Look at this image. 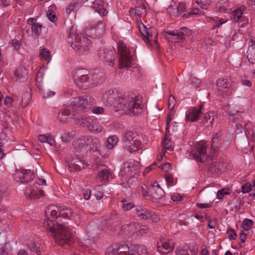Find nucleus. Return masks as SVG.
Wrapping results in <instances>:
<instances>
[{"mask_svg":"<svg viewBox=\"0 0 255 255\" xmlns=\"http://www.w3.org/2000/svg\"><path fill=\"white\" fill-rule=\"evenodd\" d=\"M74 146H77L82 151L88 149L92 151H99L100 147V142L99 139L91 136H83L77 140L73 142Z\"/></svg>","mask_w":255,"mask_h":255,"instance_id":"39448f33","label":"nucleus"},{"mask_svg":"<svg viewBox=\"0 0 255 255\" xmlns=\"http://www.w3.org/2000/svg\"><path fill=\"white\" fill-rule=\"evenodd\" d=\"M78 3L76 2H71L67 7V10L70 12L73 10L78 7Z\"/></svg>","mask_w":255,"mask_h":255,"instance_id":"680f3d73","label":"nucleus"},{"mask_svg":"<svg viewBox=\"0 0 255 255\" xmlns=\"http://www.w3.org/2000/svg\"><path fill=\"white\" fill-rule=\"evenodd\" d=\"M211 18L215 22V25L214 26L213 28L219 27L221 24L227 21V20L223 21L222 19H219L217 17Z\"/></svg>","mask_w":255,"mask_h":255,"instance_id":"5fc2aeb1","label":"nucleus"},{"mask_svg":"<svg viewBox=\"0 0 255 255\" xmlns=\"http://www.w3.org/2000/svg\"><path fill=\"white\" fill-rule=\"evenodd\" d=\"M139 172L138 163L136 164L133 162L125 163L121 170L122 176H125L127 177H134Z\"/></svg>","mask_w":255,"mask_h":255,"instance_id":"ddd939ff","label":"nucleus"},{"mask_svg":"<svg viewBox=\"0 0 255 255\" xmlns=\"http://www.w3.org/2000/svg\"><path fill=\"white\" fill-rule=\"evenodd\" d=\"M219 141V135L218 133H216L214 134L213 137L212 139L211 147L214 149L218 147Z\"/></svg>","mask_w":255,"mask_h":255,"instance_id":"37998d69","label":"nucleus"},{"mask_svg":"<svg viewBox=\"0 0 255 255\" xmlns=\"http://www.w3.org/2000/svg\"><path fill=\"white\" fill-rule=\"evenodd\" d=\"M138 27L140 33L145 38L144 41L146 43L152 40L153 32L155 31L154 27H147L142 22L138 24Z\"/></svg>","mask_w":255,"mask_h":255,"instance_id":"6ab92c4d","label":"nucleus"},{"mask_svg":"<svg viewBox=\"0 0 255 255\" xmlns=\"http://www.w3.org/2000/svg\"><path fill=\"white\" fill-rule=\"evenodd\" d=\"M68 41L72 48L80 52L87 51L92 46L91 41L86 37L77 34L76 27L74 25L69 30Z\"/></svg>","mask_w":255,"mask_h":255,"instance_id":"20e7f679","label":"nucleus"},{"mask_svg":"<svg viewBox=\"0 0 255 255\" xmlns=\"http://www.w3.org/2000/svg\"><path fill=\"white\" fill-rule=\"evenodd\" d=\"M217 95L224 98L227 95V89L231 86V80L228 77H224L217 81Z\"/></svg>","mask_w":255,"mask_h":255,"instance_id":"dca6fc26","label":"nucleus"},{"mask_svg":"<svg viewBox=\"0 0 255 255\" xmlns=\"http://www.w3.org/2000/svg\"><path fill=\"white\" fill-rule=\"evenodd\" d=\"M106 255H146L145 247L141 245H112L106 251Z\"/></svg>","mask_w":255,"mask_h":255,"instance_id":"7ed1b4c3","label":"nucleus"},{"mask_svg":"<svg viewBox=\"0 0 255 255\" xmlns=\"http://www.w3.org/2000/svg\"><path fill=\"white\" fill-rule=\"evenodd\" d=\"M13 102V99L11 97L7 96L4 100V105L6 107H9L12 105Z\"/></svg>","mask_w":255,"mask_h":255,"instance_id":"13d9d810","label":"nucleus"},{"mask_svg":"<svg viewBox=\"0 0 255 255\" xmlns=\"http://www.w3.org/2000/svg\"><path fill=\"white\" fill-rule=\"evenodd\" d=\"M207 144L203 141L197 143L191 150L190 154L199 162H209L212 159L210 156H207Z\"/></svg>","mask_w":255,"mask_h":255,"instance_id":"9d476101","label":"nucleus"},{"mask_svg":"<svg viewBox=\"0 0 255 255\" xmlns=\"http://www.w3.org/2000/svg\"><path fill=\"white\" fill-rule=\"evenodd\" d=\"M149 195L153 202H157L164 195V190L157 182L152 184L149 188Z\"/></svg>","mask_w":255,"mask_h":255,"instance_id":"f3484780","label":"nucleus"},{"mask_svg":"<svg viewBox=\"0 0 255 255\" xmlns=\"http://www.w3.org/2000/svg\"><path fill=\"white\" fill-rule=\"evenodd\" d=\"M92 112L95 114H102L104 112V109L100 107H94L92 109Z\"/></svg>","mask_w":255,"mask_h":255,"instance_id":"6e6d98bb","label":"nucleus"},{"mask_svg":"<svg viewBox=\"0 0 255 255\" xmlns=\"http://www.w3.org/2000/svg\"><path fill=\"white\" fill-rule=\"evenodd\" d=\"M73 115L71 114L69 109H62L61 112L59 114L58 117L62 122H65L69 118L72 117Z\"/></svg>","mask_w":255,"mask_h":255,"instance_id":"72a5a7b5","label":"nucleus"},{"mask_svg":"<svg viewBox=\"0 0 255 255\" xmlns=\"http://www.w3.org/2000/svg\"><path fill=\"white\" fill-rule=\"evenodd\" d=\"M87 165L83 163L81 160H78L77 163H71L69 166V170H71L72 171H79L82 169H84L87 167Z\"/></svg>","mask_w":255,"mask_h":255,"instance_id":"473e14b6","label":"nucleus"},{"mask_svg":"<svg viewBox=\"0 0 255 255\" xmlns=\"http://www.w3.org/2000/svg\"><path fill=\"white\" fill-rule=\"evenodd\" d=\"M39 56L41 58L48 62H49L51 60L50 52L49 50L46 48L42 49L40 50Z\"/></svg>","mask_w":255,"mask_h":255,"instance_id":"ea45409f","label":"nucleus"},{"mask_svg":"<svg viewBox=\"0 0 255 255\" xmlns=\"http://www.w3.org/2000/svg\"><path fill=\"white\" fill-rule=\"evenodd\" d=\"M252 186L250 184L244 185L242 187V191L244 193H249L252 190Z\"/></svg>","mask_w":255,"mask_h":255,"instance_id":"bf43d9fd","label":"nucleus"},{"mask_svg":"<svg viewBox=\"0 0 255 255\" xmlns=\"http://www.w3.org/2000/svg\"><path fill=\"white\" fill-rule=\"evenodd\" d=\"M136 215L141 219L151 220L153 222H157L159 220L158 216L144 206H138L135 208Z\"/></svg>","mask_w":255,"mask_h":255,"instance_id":"f8f14e48","label":"nucleus"},{"mask_svg":"<svg viewBox=\"0 0 255 255\" xmlns=\"http://www.w3.org/2000/svg\"><path fill=\"white\" fill-rule=\"evenodd\" d=\"M178 32L180 35L182 36V41L184 40L185 36H189L191 33L190 29L185 27L181 28Z\"/></svg>","mask_w":255,"mask_h":255,"instance_id":"a18cd8bd","label":"nucleus"},{"mask_svg":"<svg viewBox=\"0 0 255 255\" xmlns=\"http://www.w3.org/2000/svg\"><path fill=\"white\" fill-rule=\"evenodd\" d=\"M204 109V103L201 104L199 108L191 107L186 112V123L197 122Z\"/></svg>","mask_w":255,"mask_h":255,"instance_id":"4468645a","label":"nucleus"},{"mask_svg":"<svg viewBox=\"0 0 255 255\" xmlns=\"http://www.w3.org/2000/svg\"><path fill=\"white\" fill-rule=\"evenodd\" d=\"M163 147L165 149L172 151L173 150V146L172 142L170 138H168V134L165 135L164 140L163 142Z\"/></svg>","mask_w":255,"mask_h":255,"instance_id":"4c0bfd02","label":"nucleus"},{"mask_svg":"<svg viewBox=\"0 0 255 255\" xmlns=\"http://www.w3.org/2000/svg\"><path fill=\"white\" fill-rule=\"evenodd\" d=\"M227 233L229 234L228 238L230 240H235L237 237L236 231L233 229H228Z\"/></svg>","mask_w":255,"mask_h":255,"instance_id":"603ef678","label":"nucleus"},{"mask_svg":"<svg viewBox=\"0 0 255 255\" xmlns=\"http://www.w3.org/2000/svg\"><path fill=\"white\" fill-rule=\"evenodd\" d=\"M46 184V180L43 179H39L36 183L32 186L28 187L26 190L25 195L31 199H37L43 196L44 191L38 188V186Z\"/></svg>","mask_w":255,"mask_h":255,"instance_id":"9b49d317","label":"nucleus"},{"mask_svg":"<svg viewBox=\"0 0 255 255\" xmlns=\"http://www.w3.org/2000/svg\"><path fill=\"white\" fill-rule=\"evenodd\" d=\"M95 103V99L93 97L85 96L74 98L71 105L74 109L86 112L91 109Z\"/></svg>","mask_w":255,"mask_h":255,"instance_id":"6e6552de","label":"nucleus"},{"mask_svg":"<svg viewBox=\"0 0 255 255\" xmlns=\"http://www.w3.org/2000/svg\"><path fill=\"white\" fill-rule=\"evenodd\" d=\"M93 9L100 15L106 16L108 13L104 2L102 0H95L93 3Z\"/></svg>","mask_w":255,"mask_h":255,"instance_id":"4be33fe9","label":"nucleus"},{"mask_svg":"<svg viewBox=\"0 0 255 255\" xmlns=\"http://www.w3.org/2000/svg\"><path fill=\"white\" fill-rule=\"evenodd\" d=\"M205 219L208 222V227L209 229H214L217 226V220L215 218H211L210 216H206Z\"/></svg>","mask_w":255,"mask_h":255,"instance_id":"a19ab883","label":"nucleus"},{"mask_svg":"<svg viewBox=\"0 0 255 255\" xmlns=\"http://www.w3.org/2000/svg\"><path fill=\"white\" fill-rule=\"evenodd\" d=\"M138 224L135 223H131L127 224L124 227V231L125 234L129 236H133L137 231Z\"/></svg>","mask_w":255,"mask_h":255,"instance_id":"7c9ffc66","label":"nucleus"},{"mask_svg":"<svg viewBox=\"0 0 255 255\" xmlns=\"http://www.w3.org/2000/svg\"><path fill=\"white\" fill-rule=\"evenodd\" d=\"M118 137L115 135L109 136L106 141V147L108 149H112L118 143Z\"/></svg>","mask_w":255,"mask_h":255,"instance_id":"c9c22d12","label":"nucleus"},{"mask_svg":"<svg viewBox=\"0 0 255 255\" xmlns=\"http://www.w3.org/2000/svg\"><path fill=\"white\" fill-rule=\"evenodd\" d=\"M196 3L200 6V7L203 9H207L210 5V3L207 1H196Z\"/></svg>","mask_w":255,"mask_h":255,"instance_id":"864d4df0","label":"nucleus"},{"mask_svg":"<svg viewBox=\"0 0 255 255\" xmlns=\"http://www.w3.org/2000/svg\"><path fill=\"white\" fill-rule=\"evenodd\" d=\"M182 198L181 195L178 193L173 194L171 196V199L173 201H180Z\"/></svg>","mask_w":255,"mask_h":255,"instance_id":"69168bd1","label":"nucleus"},{"mask_svg":"<svg viewBox=\"0 0 255 255\" xmlns=\"http://www.w3.org/2000/svg\"><path fill=\"white\" fill-rule=\"evenodd\" d=\"M189 82L190 84L193 85L195 88H198L201 84L200 80L195 77H191L190 79Z\"/></svg>","mask_w":255,"mask_h":255,"instance_id":"49530a36","label":"nucleus"},{"mask_svg":"<svg viewBox=\"0 0 255 255\" xmlns=\"http://www.w3.org/2000/svg\"><path fill=\"white\" fill-rule=\"evenodd\" d=\"M251 45L247 50V58L250 63H255V39L251 38L250 40Z\"/></svg>","mask_w":255,"mask_h":255,"instance_id":"a878e982","label":"nucleus"},{"mask_svg":"<svg viewBox=\"0 0 255 255\" xmlns=\"http://www.w3.org/2000/svg\"><path fill=\"white\" fill-rule=\"evenodd\" d=\"M18 178L22 183H28L34 178V171L31 170H22L18 173Z\"/></svg>","mask_w":255,"mask_h":255,"instance_id":"5701e85b","label":"nucleus"},{"mask_svg":"<svg viewBox=\"0 0 255 255\" xmlns=\"http://www.w3.org/2000/svg\"><path fill=\"white\" fill-rule=\"evenodd\" d=\"M175 100L174 97L173 96H170L169 98L168 106V108H171L172 109L174 108V101Z\"/></svg>","mask_w":255,"mask_h":255,"instance_id":"e2e57ef3","label":"nucleus"},{"mask_svg":"<svg viewBox=\"0 0 255 255\" xmlns=\"http://www.w3.org/2000/svg\"><path fill=\"white\" fill-rule=\"evenodd\" d=\"M202 12L198 8H193L191 11L188 13H184L183 15L184 17H187L188 15L193 14H201Z\"/></svg>","mask_w":255,"mask_h":255,"instance_id":"8fccbe9b","label":"nucleus"},{"mask_svg":"<svg viewBox=\"0 0 255 255\" xmlns=\"http://www.w3.org/2000/svg\"><path fill=\"white\" fill-rule=\"evenodd\" d=\"M47 15L48 19L52 22H54L57 19L55 14L52 12L47 13Z\"/></svg>","mask_w":255,"mask_h":255,"instance_id":"0e129e2a","label":"nucleus"},{"mask_svg":"<svg viewBox=\"0 0 255 255\" xmlns=\"http://www.w3.org/2000/svg\"><path fill=\"white\" fill-rule=\"evenodd\" d=\"M174 245L172 240L162 238L157 244V250L161 254H167L173 250Z\"/></svg>","mask_w":255,"mask_h":255,"instance_id":"a211bd4d","label":"nucleus"},{"mask_svg":"<svg viewBox=\"0 0 255 255\" xmlns=\"http://www.w3.org/2000/svg\"><path fill=\"white\" fill-rule=\"evenodd\" d=\"M165 178L168 185L171 186L173 184L174 179L172 175L169 173L166 174Z\"/></svg>","mask_w":255,"mask_h":255,"instance_id":"4d7b16f0","label":"nucleus"},{"mask_svg":"<svg viewBox=\"0 0 255 255\" xmlns=\"http://www.w3.org/2000/svg\"><path fill=\"white\" fill-rule=\"evenodd\" d=\"M98 55L99 59L105 64L114 67L115 62L116 50L113 47H102L99 49Z\"/></svg>","mask_w":255,"mask_h":255,"instance_id":"1a4fd4ad","label":"nucleus"},{"mask_svg":"<svg viewBox=\"0 0 255 255\" xmlns=\"http://www.w3.org/2000/svg\"><path fill=\"white\" fill-rule=\"evenodd\" d=\"M230 194V192H229L228 189H222L218 191L217 193V197L218 199H222L224 195H228Z\"/></svg>","mask_w":255,"mask_h":255,"instance_id":"09e8293b","label":"nucleus"},{"mask_svg":"<svg viewBox=\"0 0 255 255\" xmlns=\"http://www.w3.org/2000/svg\"><path fill=\"white\" fill-rule=\"evenodd\" d=\"M100 27H101V29L102 30H103V31L105 30V23L102 22V21H99L97 24H96V28L97 29H100Z\"/></svg>","mask_w":255,"mask_h":255,"instance_id":"774afa93","label":"nucleus"},{"mask_svg":"<svg viewBox=\"0 0 255 255\" xmlns=\"http://www.w3.org/2000/svg\"><path fill=\"white\" fill-rule=\"evenodd\" d=\"M254 221L249 219H246L243 223V228L245 230H249L252 228Z\"/></svg>","mask_w":255,"mask_h":255,"instance_id":"c03bdc74","label":"nucleus"},{"mask_svg":"<svg viewBox=\"0 0 255 255\" xmlns=\"http://www.w3.org/2000/svg\"><path fill=\"white\" fill-rule=\"evenodd\" d=\"M14 74L17 78V80H19V82H24L27 80L28 72L25 67L20 66L14 71Z\"/></svg>","mask_w":255,"mask_h":255,"instance_id":"bb28decb","label":"nucleus"},{"mask_svg":"<svg viewBox=\"0 0 255 255\" xmlns=\"http://www.w3.org/2000/svg\"><path fill=\"white\" fill-rule=\"evenodd\" d=\"M121 202L123 203L122 209L124 211H128L134 207V204L132 202L128 203L125 200H122Z\"/></svg>","mask_w":255,"mask_h":255,"instance_id":"79ce46f5","label":"nucleus"},{"mask_svg":"<svg viewBox=\"0 0 255 255\" xmlns=\"http://www.w3.org/2000/svg\"><path fill=\"white\" fill-rule=\"evenodd\" d=\"M226 165L221 162H213L210 165L208 169L211 173L217 174L224 169Z\"/></svg>","mask_w":255,"mask_h":255,"instance_id":"c85d7f7f","label":"nucleus"},{"mask_svg":"<svg viewBox=\"0 0 255 255\" xmlns=\"http://www.w3.org/2000/svg\"><path fill=\"white\" fill-rule=\"evenodd\" d=\"M124 143L125 145L128 144V146H130L131 141L134 140L135 137L136 138H141V136L137 134L135 132L131 131H126L124 134Z\"/></svg>","mask_w":255,"mask_h":255,"instance_id":"c756f323","label":"nucleus"},{"mask_svg":"<svg viewBox=\"0 0 255 255\" xmlns=\"http://www.w3.org/2000/svg\"><path fill=\"white\" fill-rule=\"evenodd\" d=\"M47 219L43 222V228L53 235L55 242L59 246L71 245L74 242L70 229L65 223H60L61 217L71 219L73 212L67 207L51 205L45 211Z\"/></svg>","mask_w":255,"mask_h":255,"instance_id":"f257e3e1","label":"nucleus"},{"mask_svg":"<svg viewBox=\"0 0 255 255\" xmlns=\"http://www.w3.org/2000/svg\"><path fill=\"white\" fill-rule=\"evenodd\" d=\"M118 53L119 55V68L124 67H130L132 57L130 54L128 47L122 41H119L118 43Z\"/></svg>","mask_w":255,"mask_h":255,"instance_id":"0eeeda50","label":"nucleus"},{"mask_svg":"<svg viewBox=\"0 0 255 255\" xmlns=\"http://www.w3.org/2000/svg\"><path fill=\"white\" fill-rule=\"evenodd\" d=\"M31 95L29 93H25L22 96L21 106L25 108L30 103Z\"/></svg>","mask_w":255,"mask_h":255,"instance_id":"58836bf2","label":"nucleus"},{"mask_svg":"<svg viewBox=\"0 0 255 255\" xmlns=\"http://www.w3.org/2000/svg\"><path fill=\"white\" fill-rule=\"evenodd\" d=\"M98 177L100 180L105 183L113 178L112 174L107 169H103L99 172Z\"/></svg>","mask_w":255,"mask_h":255,"instance_id":"2f4dec72","label":"nucleus"},{"mask_svg":"<svg viewBox=\"0 0 255 255\" xmlns=\"http://www.w3.org/2000/svg\"><path fill=\"white\" fill-rule=\"evenodd\" d=\"M36 19L29 18L27 19V23L31 26L32 34L33 36L37 37L41 32L42 25L39 23L36 22Z\"/></svg>","mask_w":255,"mask_h":255,"instance_id":"412c9836","label":"nucleus"},{"mask_svg":"<svg viewBox=\"0 0 255 255\" xmlns=\"http://www.w3.org/2000/svg\"><path fill=\"white\" fill-rule=\"evenodd\" d=\"M215 120V115L213 112H207L202 120L203 124L209 129L213 127V122Z\"/></svg>","mask_w":255,"mask_h":255,"instance_id":"cd10ccee","label":"nucleus"},{"mask_svg":"<svg viewBox=\"0 0 255 255\" xmlns=\"http://www.w3.org/2000/svg\"><path fill=\"white\" fill-rule=\"evenodd\" d=\"M137 190L139 193H141L143 196H145L148 195L147 191V187L145 185H142L137 187Z\"/></svg>","mask_w":255,"mask_h":255,"instance_id":"3c124183","label":"nucleus"},{"mask_svg":"<svg viewBox=\"0 0 255 255\" xmlns=\"http://www.w3.org/2000/svg\"><path fill=\"white\" fill-rule=\"evenodd\" d=\"M232 14L234 20L238 21L242 16L243 12L241 9H237L233 11Z\"/></svg>","mask_w":255,"mask_h":255,"instance_id":"de8ad7c7","label":"nucleus"},{"mask_svg":"<svg viewBox=\"0 0 255 255\" xmlns=\"http://www.w3.org/2000/svg\"><path fill=\"white\" fill-rule=\"evenodd\" d=\"M47 134H40L38 136V139L41 142H46L47 140Z\"/></svg>","mask_w":255,"mask_h":255,"instance_id":"338daca9","label":"nucleus"},{"mask_svg":"<svg viewBox=\"0 0 255 255\" xmlns=\"http://www.w3.org/2000/svg\"><path fill=\"white\" fill-rule=\"evenodd\" d=\"M82 124L93 133H98L102 131V127L97 119L86 117L83 119Z\"/></svg>","mask_w":255,"mask_h":255,"instance_id":"2eb2a0df","label":"nucleus"},{"mask_svg":"<svg viewBox=\"0 0 255 255\" xmlns=\"http://www.w3.org/2000/svg\"><path fill=\"white\" fill-rule=\"evenodd\" d=\"M149 229L146 226H141L137 227V231H139L140 234H145L148 232Z\"/></svg>","mask_w":255,"mask_h":255,"instance_id":"052dcab7","label":"nucleus"},{"mask_svg":"<svg viewBox=\"0 0 255 255\" xmlns=\"http://www.w3.org/2000/svg\"><path fill=\"white\" fill-rule=\"evenodd\" d=\"M76 135V133L74 131L68 132H65L61 135L62 141L68 142L71 141Z\"/></svg>","mask_w":255,"mask_h":255,"instance_id":"e433bc0d","label":"nucleus"},{"mask_svg":"<svg viewBox=\"0 0 255 255\" xmlns=\"http://www.w3.org/2000/svg\"><path fill=\"white\" fill-rule=\"evenodd\" d=\"M141 138H135L134 140L131 141L130 146H128V144L125 145V148L130 153H135L141 147Z\"/></svg>","mask_w":255,"mask_h":255,"instance_id":"393cba45","label":"nucleus"},{"mask_svg":"<svg viewBox=\"0 0 255 255\" xmlns=\"http://www.w3.org/2000/svg\"><path fill=\"white\" fill-rule=\"evenodd\" d=\"M198 248L196 245H191L182 249L176 250L177 255H196Z\"/></svg>","mask_w":255,"mask_h":255,"instance_id":"b1692460","label":"nucleus"},{"mask_svg":"<svg viewBox=\"0 0 255 255\" xmlns=\"http://www.w3.org/2000/svg\"><path fill=\"white\" fill-rule=\"evenodd\" d=\"M74 80L77 86L80 88L87 89L97 84L92 74L84 70H79L74 75Z\"/></svg>","mask_w":255,"mask_h":255,"instance_id":"423d86ee","label":"nucleus"},{"mask_svg":"<svg viewBox=\"0 0 255 255\" xmlns=\"http://www.w3.org/2000/svg\"><path fill=\"white\" fill-rule=\"evenodd\" d=\"M102 101L106 106H113L130 116L138 115L143 109L139 96L128 93L122 94L116 89L106 91L103 95Z\"/></svg>","mask_w":255,"mask_h":255,"instance_id":"f03ea898","label":"nucleus"},{"mask_svg":"<svg viewBox=\"0 0 255 255\" xmlns=\"http://www.w3.org/2000/svg\"><path fill=\"white\" fill-rule=\"evenodd\" d=\"M185 4L181 3L178 5L173 4L169 5L167 8V11L170 15L178 17L185 11Z\"/></svg>","mask_w":255,"mask_h":255,"instance_id":"aec40b11","label":"nucleus"},{"mask_svg":"<svg viewBox=\"0 0 255 255\" xmlns=\"http://www.w3.org/2000/svg\"><path fill=\"white\" fill-rule=\"evenodd\" d=\"M165 36L167 39L174 40L177 42H180L182 41V37L180 35L178 31H167L165 33Z\"/></svg>","mask_w":255,"mask_h":255,"instance_id":"f704fd0d","label":"nucleus"}]
</instances>
